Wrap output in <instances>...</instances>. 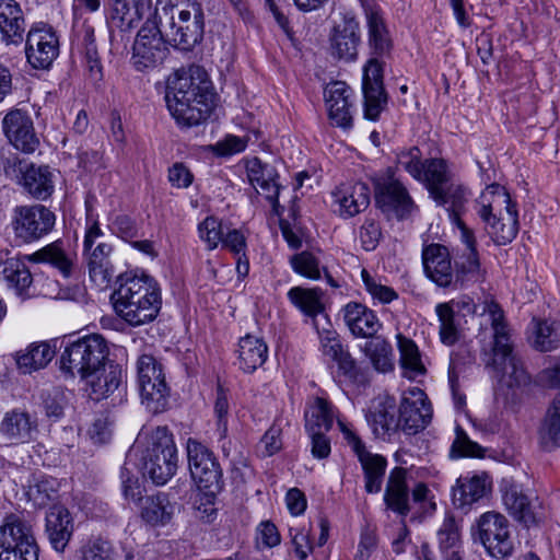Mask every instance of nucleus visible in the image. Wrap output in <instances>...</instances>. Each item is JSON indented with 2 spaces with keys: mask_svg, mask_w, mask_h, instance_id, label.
I'll use <instances>...</instances> for the list:
<instances>
[{
  "mask_svg": "<svg viewBox=\"0 0 560 560\" xmlns=\"http://www.w3.org/2000/svg\"><path fill=\"white\" fill-rule=\"evenodd\" d=\"M492 488L487 472H468L460 476L452 489L453 504L458 509L470 508L483 499Z\"/></svg>",
  "mask_w": 560,
  "mask_h": 560,
  "instance_id": "25",
  "label": "nucleus"
},
{
  "mask_svg": "<svg viewBox=\"0 0 560 560\" xmlns=\"http://www.w3.org/2000/svg\"><path fill=\"white\" fill-rule=\"evenodd\" d=\"M331 55L340 60L354 61L361 43L360 24L354 18H346L330 34Z\"/></svg>",
  "mask_w": 560,
  "mask_h": 560,
  "instance_id": "27",
  "label": "nucleus"
},
{
  "mask_svg": "<svg viewBox=\"0 0 560 560\" xmlns=\"http://www.w3.org/2000/svg\"><path fill=\"white\" fill-rule=\"evenodd\" d=\"M167 43L161 25L147 21L133 42L130 59L133 68L145 71L162 65L168 52Z\"/></svg>",
  "mask_w": 560,
  "mask_h": 560,
  "instance_id": "13",
  "label": "nucleus"
},
{
  "mask_svg": "<svg viewBox=\"0 0 560 560\" xmlns=\"http://www.w3.org/2000/svg\"><path fill=\"white\" fill-rule=\"evenodd\" d=\"M1 127L4 137L16 150L31 154L39 147V138L27 110L10 109L2 118Z\"/></svg>",
  "mask_w": 560,
  "mask_h": 560,
  "instance_id": "18",
  "label": "nucleus"
},
{
  "mask_svg": "<svg viewBox=\"0 0 560 560\" xmlns=\"http://www.w3.org/2000/svg\"><path fill=\"white\" fill-rule=\"evenodd\" d=\"M337 424L343 439L357 455L364 474V488L368 493H377L382 489L387 460L378 454H372L366 448L360 436L351 425L342 419H337Z\"/></svg>",
  "mask_w": 560,
  "mask_h": 560,
  "instance_id": "15",
  "label": "nucleus"
},
{
  "mask_svg": "<svg viewBox=\"0 0 560 560\" xmlns=\"http://www.w3.org/2000/svg\"><path fill=\"white\" fill-rule=\"evenodd\" d=\"M364 343L362 351L372 366L380 373L394 371L395 361L392 345L381 336H373Z\"/></svg>",
  "mask_w": 560,
  "mask_h": 560,
  "instance_id": "46",
  "label": "nucleus"
},
{
  "mask_svg": "<svg viewBox=\"0 0 560 560\" xmlns=\"http://www.w3.org/2000/svg\"><path fill=\"white\" fill-rule=\"evenodd\" d=\"M396 162L397 165L406 171L413 179L417 180L422 177L421 172L424 167V161H422V153L418 147L398 152Z\"/></svg>",
  "mask_w": 560,
  "mask_h": 560,
  "instance_id": "60",
  "label": "nucleus"
},
{
  "mask_svg": "<svg viewBox=\"0 0 560 560\" xmlns=\"http://www.w3.org/2000/svg\"><path fill=\"white\" fill-rule=\"evenodd\" d=\"M435 314L439 319L440 340L445 346H453L460 337V317L457 316L448 304L435 305Z\"/></svg>",
  "mask_w": 560,
  "mask_h": 560,
  "instance_id": "51",
  "label": "nucleus"
},
{
  "mask_svg": "<svg viewBox=\"0 0 560 560\" xmlns=\"http://www.w3.org/2000/svg\"><path fill=\"white\" fill-rule=\"evenodd\" d=\"M364 118L376 121L381 113L386 108L387 95L385 90L363 89Z\"/></svg>",
  "mask_w": 560,
  "mask_h": 560,
  "instance_id": "62",
  "label": "nucleus"
},
{
  "mask_svg": "<svg viewBox=\"0 0 560 560\" xmlns=\"http://www.w3.org/2000/svg\"><path fill=\"white\" fill-rule=\"evenodd\" d=\"M431 198L438 206L446 209L450 220L460 218L467 202V189L460 185L450 182L441 188V197L432 195Z\"/></svg>",
  "mask_w": 560,
  "mask_h": 560,
  "instance_id": "49",
  "label": "nucleus"
},
{
  "mask_svg": "<svg viewBox=\"0 0 560 560\" xmlns=\"http://www.w3.org/2000/svg\"><path fill=\"white\" fill-rule=\"evenodd\" d=\"M334 211L343 219L353 218L370 205V188L365 183L340 184L331 192Z\"/></svg>",
  "mask_w": 560,
  "mask_h": 560,
  "instance_id": "21",
  "label": "nucleus"
},
{
  "mask_svg": "<svg viewBox=\"0 0 560 560\" xmlns=\"http://www.w3.org/2000/svg\"><path fill=\"white\" fill-rule=\"evenodd\" d=\"M108 352L101 335L83 336L67 343L60 355V369L71 376L89 380L103 370Z\"/></svg>",
  "mask_w": 560,
  "mask_h": 560,
  "instance_id": "6",
  "label": "nucleus"
},
{
  "mask_svg": "<svg viewBox=\"0 0 560 560\" xmlns=\"http://www.w3.org/2000/svg\"><path fill=\"white\" fill-rule=\"evenodd\" d=\"M25 55L35 69H48L59 55V39L45 24L33 26L25 40Z\"/></svg>",
  "mask_w": 560,
  "mask_h": 560,
  "instance_id": "19",
  "label": "nucleus"
},
{
  "mask_svg": "<svg viewBox=\"0 0 560 560\" xmlns=\"http://www.w3.org/2000/svg\"><path fill=\"white\" fill-rule=\"evenodd\" d=\"M30 498L37 506H45L58 497V481L52 477L40 478L30 488Z\"/></svg>",
  "mask_w": 560,
  "mask_h": 560,
  "instance_id": "58",
  "label": "nucleus"
},
{
  "mask_svg": "<svg viewBox=\"0 0 560 560\" xmlns=\"http://www.w3.org/2000/svg\"><path fill=\"white\" fill-rule=\"evenodd\" d=\"M398 418L400 431L408 435H415L429 425L432 406L421 388L411 387L402 393Z\"/></svg>",
  "mask_w": 560,
  "mask_h": 560,
  "instance_id": "17",
  "label": "nucleus"
},
{
  "mask_svg": "<svg viewBox=\"0 0 560 560\" xmlns=\"http://www.w3.org/2000/svg\"><path fill=\"white\" fill-rule=\"evenodd\" d=\"M229 397L226 390L219 385L217 388V397L214 401V415L217 418V431L220 439L228 435L229 430Z\"/></svg>",
  "mask_w": 560,
  "mask_h": 560,
  "instance_id": "64",
  "label": "nucleus"
},
{
  "mask_svg": "<svg viewBox=\"0 0 560 560\" xmlns=\"http://www.w3.org/2000/svg\"><path fill=\"white\" fill-rule=\"evenodd\" d=\"M290 264L294 272L312 279L317 280L320 278V261L311 252H301L291 257Z\"/></svg>",
  "mask_w": 560,
  "mask_h": 560,
  "instance_id": "57",
  "label": "nucleus"
},
{
  "mask_svg": "<svg viewBox=\"0 0 560 560\" xmlns=\"http://www.w3.org/2000/svg\"><path fill=\"white\" fill-rule=\"evenodd\" d=\"M177 448L174 436L166 427L155 428L147 438L141 451L143 474L155 485H165L177 470Z\"/></svg>",
  "mask_w": 560,
  "mask_h": 560,
  "instance_id": "7",
  "label": "nucleus"
},
{
  "mask_svg": "<svg viewBox=\"0 0 560 560\" xmlns=\"http://www.w3.org/2000/svg\"><path fill=\"white\" fill-rule=\"evenodd\" d=\"M81 560H115L116 555L112 544L97 538L82 546Z\"/></svg>",
  "mask_w": 560,
  "mask_h": 560,
  "instance_id": "63",
  "label": "nucleus"
},
{
  "mask_svg": "<svg viewBox=\"0 0 560 560\" xmlns=\"http://www.w3.org/2000/svg\"><path fill=\"white\" fill-rule=\"evenodd\" d=\"M0 560H38L34 523L24 514H10L0 526Z\"/></svg>",
  "mask_w": 560,
  "mask_h": 560,
  "instance_id": "9",
  "label": "nucleus"
},
{
  "mask_svg": "<svg viewBox=\"0 0 560 560\" xmlns=\"http://www.w3.org/2000/svg\"><path fill=\"white\" fill-rule=\"evenodd\" d=\"M336 417L334 406L323 397H316L305 410V430L328 432Z\"/></svg>",
  "mask_w": 560,
  "mask_h": 560,
  "instance_id": "47",
  "label": "nucleus"
},
{
  "mask_svg": "<svg viewBox=\"0 0 560 560\" xmlns=\"http://www.w3.org/2000/svg\"><path fill=\"white\" fill-rule=\"evenodd\" d=\"M375 205L388 218L407 219L417 206L394 167L378 171L371 177Z\"/></svg>",
  "mask_w": 560,
  "mask_h": 560,
  "instance_id": "8",
  "label": "nucleus"
},
{
  "mask_svg": "<svg viewBox=\"0 0 560 560\" xmlns=\"http://www.w3.org/2000/svg\"><path fill=\"white\" fill-rule=\"evenodd\" d=\"M112 299L116 314L132 327L153 322L162 307L161 287L144 271L119 275Z\"/></svg>",
  "mask_w": 560,
  "mask_h": 560,
  "instance_id": "1",
  "label": "nucleus"
},
{
  "mask_svg": "<svg viewBox=\"0 0 560 560\" xmlns=\"http://www.w3.org/2000/svg\"><path fill=\"white\" fill-rule=\"evenodd\" d=\"M188 467L199 489L213 495L222 488V469L213 452L194 438L186 442Z\"/></svg>",
  "mask_w": 560,
  "mask_h": 560,
  "instance_id": "12",
  "label": "nucleus"
},
{
  "mask_svg": "<svg viewBox=\"0 0 560 560\" xmlns=\"http://www.w3.org/2000/svg\"><path fill=\"white\" fill-rule=\"evenodd\" d=\"M471 536L494 559L509 557L513 552L508 518L499 512L482 513L471 527Z\"/></svg>",
  "mask_w": 560,
  "mask_h": 560,
  "instance_id": "11",
  "label": "nucleus"
},
{
  "mask_svg": "<svg viewBox=\"0 0 560 560\" xmlns=\"http://www.w3.org/2000/svg\"><path fill=\"white\" fill-rule=\"evenodd\" d=\"M384 502L389 510L400 516L410 512L407 469L395 467L390 470L384 493Z\"/></svg>",
  "mask_w": 560,
  "mask_h": 560,
  "instance_id": "36",
  "label": "nucleus"
},
{
  "mask_svg": "<svg viewBox=\"0 0 560 560\" xmlns=\"http://www.w3.org/2000/svg\"><path fill=\"white\" fill-rule=\"evenodd\" d=\"M361 279L374 302L388 304L398 299V293L392 287L383 283L378 276L370 273L366 269L361 270Z\"/></svg>",
  "mask_w": 560,
  "mask_h": 560,
  "instance_id": "53",
  "label": "nucleus"
},
{
  "mask_svg": "<svg viewBox=\"0 0 560 560\" xmlns=\"http://www.w3.org/2000/svg\"><path fill=\"white\" fill-rule=\"evenodd\" d=\"M421 175L422 177L417 180L425 185L430 196L438 195L441 197V188L451 182L448 166L443 159L433 158L424 160Z\"/></svg>",
  "mask_w": 560,
  "mask_h": 560,
  "instance_id": "48",
  "label": "nucleus"
},
{
  "mask_svg": "<svg viewBox=\"0 0 560 560\" xmlns=\"http://www.w3.org/2000/svg\"><path fill=\"white\" fill-rule=\"evenodd\" d=\"M89 383L92 388V393L96 395V398L107 397L114 393L120 384V375L116 369H110L107 373L89 378Z\"/></svg>",
  "mask_w": 560,
  "mask_h": 560,
  "instance_id": "61",
  "label": "nucleus"
},
{
  "mask_svg": "<svg viewBox=\"0 0 560 560\" xmlns=\"http://www.w3.org/2000/svg\"><path fill=\"white\" fill-rule=\"evenodd\" d=\"M346 326L355 338H372L382 328L376 313L359 302H349L342 310Z\"/></svg>",
  "mask_w": 560,
  "mask_h": 560,
  "instance_id": "31",
  "label": "nucleus"
},
{
  "mask_svg": "<svg viewBox=\"0 0 560 560\" xmlns=\"http://www.w3.org/2000/svg\"><path fill=\"white\" fill-rule=\"evenodd\" d=\"M246 174L248 182L256 191L261 194L276 208L280 191L277 170L258 158H252L246 162Z\"/></svg>",
  "mask_w": 560,
  "mask_h": 560,
  "instance_id": "30",
  "label": "nucleus"
},
{
  "mask_svg": "<svg viewBox=\"0 0 560 560\" xmlns=\"http://www.w3.org/2000/svg\"><path fill=\"white\" fill-rule=\"evenodd\" d=\"M26 21L16 0H0V35L5 45L19 46L24 40Z\"/></svg>",
  "mask_w": 560,
  "mask_h": 560,
  "instance_id": "32",
  "label": "nucleus"
},
{
  "mask_svg": "<svg viewBox=\"0 0 560 560\" xmlns=\"http://www.w3.org/2000/svg\"><path fill=\"white\" fill-rule=\"evenodd\" d=\"M56 340L32 342L14 354L16 368L22 374L45 369L56 355Z\"/></svg>",
  "mask_w": 560,
  "mask_h": 560,
  "instance_id": "34",
  "label": "nucleus"
},
{
  "mask_svg": "<svg viewBox=\"0 0 560 560\" xmlns=\"http://www.w3.org/2000/svg\"><path fill=\"white\" fill-rule=\"evenodd\" d=\"M103 231L96 220L90 221L85 230L83 249L91 280L100 288L106 287L113 276L114 268L110 261L113 246L106 242H97Z\"/></svg>",
  "mask_w": 560,
  "mask_h": 560,
  "instance_id": "14",
  "label": "nucleus"
},
{
  "mask_svg": "<svg viewBox=\"0 0 560 560\" xmlns=\"http://www.w3.org/2000/svg\"><path fill=\"white\" fill-rule=\"evenodd\" d=\"M365 420L375 438L382 440H389L400 430L395 400L390 397L376 398L366 411Z\"/></svg>",
  "mask_w": 560,
  "mask_h": 560,
  "instance_id": "24",
  "label": "nucleus"
},
{
  "mask_svg": "<svg viewBox=\"0 0 560 560\" xmlns=\"http://www.w3.org/2000/svg\"><path fill=\"white\" fill-rule=\"evenodd\" d=\"M152 5L149 0H114L107 16L110 33H126L137 27L140 22L151 14Z\"/></svg>",
  "mask_w": 560,
  "mask_h": 560,
  "instance_id": "22",
  "label": "nucleus"
},
{
  "mask_svg": "<svg viewBox=\"0 0 560 560\" xmlns=\"http://www.w3.org/2000/svg\"><path fill=\"white\" fill-rule=\"evenodd\" d=\"M362 9L368 30V48L370 56H389L393 40L382 9L372 1H362Z\"/></svg>",
  "mask_w": 560,
  "mask_h": 560,
  "instance_id": "20",
  "label": "nucleus"
},
{
  "mask_svg": "<svg viewBox=\"0 0 560 560\" xmlns=\"http://www.w3.org/2000/svg\"><path fill=\"white\" fill-rule=\"evenodd\" d=\"M425 276L441 288H452L454 268L448 249L440 244H430L422 250Z\"/></svg>",
  "mask_w": 560,
  "mask_h": 560,
  "instance_id": "26",
  "label": "nucleus"
},
{
  "mask_svg": "<svg viewBox=\"0 0 560 560\" xmlns=\"http://www.w3.org/2000/svg\"><path fill=\"white\" fill-rule=\"evenodd\" d=\"M0 433L12 444L28 443L38 433L37 419L25 410L14 408L3 415Z\"/></svg>",
  "mask_w": 560,
  "mask_h": 560,
  "instance_id": "28",
  "label": "nucleus"
},
{
  "mask_svg": "<svg viewBox=\"0 0 560 560\" xmlns=\"http://www.w3.org/2000/svg\"><path fill=\"white\" fill-rule=\"evenodd\" d=\"M176 510L177 504L171 501L167 493L158 492L141 500L140 517L151 527H163L172 522Z\"/></svg>",
  "mask_w": 560,
  "mask_h": 560,
  "instance_id": "35",
  "label": "nucleus"
},
{
  "mask_svg": "<svg viewBox=\"0 0 560 560\" xmlns=\"http://www.w3.org/2000/svg\"><path fill=\"white\" fill-rule=\"evenodd\" d=\"M323 319L322 322H314V329L319 340V349L325 357L335 361L348 350L342 346L339 334L330 323L328 315H324Z\"/></svg>",
  "mask_w": 560,
  "mask_h": 560,
  "instance_id": "50",
  "label": "nucleus"
},
{
  "mask_svg": "<svg viewBox=\"0 0 560 560\" xmlns=\"http://www.w3.org/2000/svg\"><path fill=\"white\" fill-rule=\"evenodd\" d=\"M325 101L329 119L336 126L349 129L352 127L353 92L342 81L329 83L325 89Z\"/></svg>",
  "mask_w": 560,
  "mask_h": 560,
  "instance_id": "23",
  "label": "nucleus"
},
{
  "mask_svg": "<svg viewBox=\"0 0 560 560\" xmlns=\"http://www.w3.org/2000/svg\"><path fill=\"white\" fill-rule=\"evenodd\" d=\"M160 25L167 42L174 47L190 51L203 39L205 12L198 0H186L175 5L156 9Z\"/></svg>",
  "mask_w": 560,
  "mask_h": 560,
  "instance_id": "5",
  "label": "nucleus"
},
{
  "mask_svg": "<svg viewBox=\"0 0 560 560\" xmlns=\"http://www.w3.org/2000/svg\"><path fill=\"white\" fill-rule=\"evenodd\" d=\"M136 371L142 405L154 415L165 411L170 387L162 363L151 354H141L137 359Z\"/></svg>",
  "mask_w": 560,
  "mask_h": 560,
  "instance_id": "10",
  "label": "nucleus"
},
{
  "mask_svg": "<svg viewBox=\"0 0 560 560\" xmlns=\"http://www.w3.org/2000/svg\"><path fill=\"white\" fill-rule=\"evenodd\" d=\"M485 312L489 314L493 330L492 354L486 365L491 368L497 376H500L502 386L512 390H521L529 384L530 380L521 360L513 352L503 311L499 304L490 302L486 305Z\"/></svg>",
  "mask_w": 560,
  "mask_h": 560,
  "instance_id": "3",
  "label": "nucleus"
},
{
  "mask_svg": "<svg viewBox=\"0 0 560 560\" xmlns=\"http://www.w3.org/2000/svg\"><path fill=\"white\" fill-rule=\"evenodd\" d=\"M73 45L82 55L84 67L88 71L89 78L93 82H98L100 80H102L103 68L95 44L94 28L86 23L75 25Z\"/></svg>",
  "mask_w": 560,
  "mask_h": 560,
  "instance_id": "33",
  "label": "nucleus"
},
{
  "mask_svg": "<svg viewBox=\"0 0 560 560\" xmlns=\"http://www.w3.org/2000/svg\"><path fill=\"white\" fill-rule=\"evenodd\" d=\"M485 279L486 270L481 268L478 253L463 254L455 260L452 289H463Z\"/></svg>",
  "mask_w": 560,
  "mask_h": 560,
  "instance_id": "43",
  "label": "nucleus"
},
{
  "mask_svg": "<svg viewBox=\"0 0 560 560\" xmlns=\"http://www.w3.org/2000/svg\"><path fill=\"white\" fill-rule=\"evenodd\" d=\"M288 300L305 316L315 320H324V291L320 288L293 287L287 293Z\"/></svg>",
  "mask_w": 560,
  "mask_h": 560,
  "instance_id": "41",
  "label": "nucleus"
},
{
  "mask_svg": "<svg viewBox=\"0 0 560 560\" xmlns=\"http://www.w3.org/2000/svg\"><path fill=\"white\" fill-rule=\"evenodd\" d=\"M534 346L539 351H551L560 346V323L536 322Z\"/></svg>",
  "mask_w": 560,
  "mask_h": 560,
  "instance_id": "52",
  "label": "nucleus"
},
{
  "mask_svg": "<svg viewBox=\"0 0 560 560\" xmlns=\"http://www.w3.org/2000/svg\"><path fill=\"white\" fill-rule=\"evenodd\" d=\"M25 259L35 264H48L65 278L72 275L75 266V254L67 252L61 241L52 242L31 255H25Z\"/></svg>",
  "mask_w": 560,
  "mask_h": 560,
  "instance_id": "38",
  "label": "nucleus"
},
{
  "mask_svg": "<svg viewBox=\"0 0 560 560\" xmlns=\"http://www.w3.org/2000/svg\"><path fill=\"white\" fill-rule=\"evenodd\" d=\"M502 502L509 514L526 526L536 523V515L526 494L515 485L505 487L502 492Z\"/></svg>",
  "mask_w": 560,
  "mask_h": 560,
  "instance_id": "44",
  "label": "nucleus"
},
{
  "mask_svg": "<svg viewBox=\"0 0 560 560\" xmlns=\"http://www.w3.org/2000/svg\"><path fill=\"white\" fill-rule=\"evenodd\" d=\"M476 212L499 246L511 243L518 233V212L506 189L499 184L486 187L476 201Z\"/></svg>",
  "mask_w": 560,
  "mask_h": 560,
  "instance_id": "4",
  "label": "nucleus"
},
{
  "mask_svg": "<svg viewBox=\"0 0 560 560\" xmlns=\"http://www.w3.org/2000/svg\"><path fill=\"white\" fill-rule=\"evenodd\" d=\"M440 560H463L460 525L452 513H446L436 533Z\"/></svg>",
  "mask_w": 560,
  "mask_h": 560,
  "instance_id": "39",
  "label": "nucleus"
},
{
  "mask_svg": "<svg viewBox=\"0 0 560 560\" xmlns=\"http://www.w3.org/2000/svg\"><path fill=\"white\" fill-rule=\"evenodd\" d=\"M0 279L9 289L14 290L16 295L30 298L28 289L33 283V277L23 258L8 257L0 261Z\"/></svg>",
  "mask_w": 560,
  "mask_h": 560,
  "instance_id": "37",
  "label": "nucleus"
},
{
  "mask_svg": "<svg viewBox=\"0 0 560 560\" xmlns=\"http://www.w3.org/2000/svg\"><path fill=\"white\" fill-rule=\"evenodd\" d=\"M165 101L177 124L191 127L206 120L213 107V94L206 81L195 82L186 72H177L167 82Z\"/></svg>",
  "mask_w": 560,
  "mask_h": 560,
  "instance_id": "2",
  "label": "nucleus"
},
{
  "mask_svg": "<svg viewBox=\"0 0 560 560\" xmlns=\"http://www.w3.org/2000/svg\"><path fill=\"white\" fill-rule=\"evenodd\" d=\"M228 225L214 215H208L198 224L200 240L207 245L209 250L215 249L222 242Z\"/></svg>",
  "mask_w": 560,
  "mask_h": 560,
  "instance_id": "55",
  "label": "nucleus"
},
{
  "mask_svg": "<svg viewBox=\"0 0 560 560\" xmlns=\"http://www.w3.org/2000/svg\"><path fill=\"white\" fill-rule=\"evenodd\" d=\"M74 521L70 511L62 505H54L46 513L45 534L51 548L63 552L72 538Z\"/></svg>",
  "mask_w": 560,
  "mask_h": 560,
  "instance_id": "29",
  "label": "nucleus"
},
{
  "mask_svg": "<svg viewBox=\"0 0 560 560\" xmlns=\"http://www.w3.org/2000/svg\"><path fill=\"white\" fill-rule=\"evenodd\" d=\"M23 188L37 200H47L55 191V175L46 165H28L22 172Z\"/></svg>",
  "mask_w": 560,
  "mask_h": 560,
  "instance_id": "40",
  "label": "nucleus"
},
{
  "mask_svg": "<svg viewBox=\"0 0 560 560\" xmlns=\"http://www.w3.org/2000/svg\"><path fill=\"white\" fill-rule=\"evenodd\" d=\"M267 359L268 346L262 338L248 334L240 339L237 360L243 372H255L264 365Z\"/></svg>",
  "mask_w": 560,
  "mask_h": 560,
  "instance_id": "42",
  "label": "nucleus"
},
{
  "mask_svg": "<svg viewBox=\"0 0 560 560\" xmlns=\"http://www.w3.org/2000/svg\"><path fill=\"white\" fill-rule=\"evenodd\" d=\"M456 436L453 441L451 455L452 457H482L485 450L477 443L471 441L462 427L455 429Z\"/></svg>",
  "mask_w": 560,
  "mask_h": 560,
  "instance_id": "59",
  "label": "nucleus"
},
{
  "mask_svg": "<svg viewBox=\"0 0 560 560\" xmlns=\"http://www.w3.org/2000/svg\"><path fill=\"white\" fill-rule=\"evenodd\" d=\"M397 347L400 354L402 375L409 380L423 376L427 372L416 342L401 334L397 335Z\"/></svg>",
  "mask_w": 560,
  "mask_h": 560,
  "instance_id": "45",
  "label": "nucleus"
},
{
  "mask_svg": "<svg viewBox=\"0 0 560 560\" xmlns=\"http://www.w3.org/2000/svg\"><path fill=\"white\" fill-rule=\"evenodd\" d=\"M540 436L544 446L548 450L557 446L560 442V394L555 398L548 411Z\"/></svg>",
  "mask_w": 560,
  "mask_h": 560,
  "instance_id": "54",
  "label": "nucleus"
},
{
  "mask_svg": "<svg viewBox=\"0 0 560 560\" xmlns=\"http://www.w3.org/2000/svg\"><path fill=\"white\" fill-rule=\"evenodd\" d=\"M334 362L337 363L339 371L351 384L365 386L369 383L368 372L357 363L349 351H346Z\"/></svg>",
  "mask_w": 560,
  "mask_h": 560,
  "instance_id": "56",
  "label": "nucleus"
},
{
  "mask_svg": "<svg viewBox=\"0 0 560 560\" xmlns=\"http://www.w3.org/2000/svg\"><path fill=\"white\" fill-rule=\"evenodd\" d=\"M13 229L16 238L32 243L49 234L56 224V214L44 205L15 208Z\"/></svg>",
  "mask_w": 560,
  "mask_h": 560,
  "instance_id": "16",
  "label": "nucleus"
}]
</instances>
